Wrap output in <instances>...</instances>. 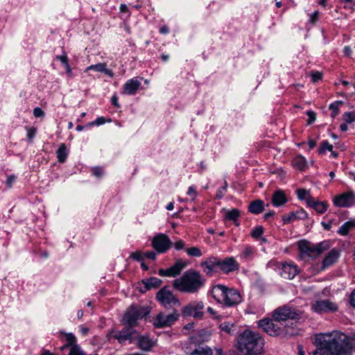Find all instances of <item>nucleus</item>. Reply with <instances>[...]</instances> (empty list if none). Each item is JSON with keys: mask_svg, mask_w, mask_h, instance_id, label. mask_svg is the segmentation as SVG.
I'll return each instance as SVG.
<instances>
[{"mask_svg": "<svg viewBox=\"0 0 355 355\" xmlns=\"http://www.w3.org/2000/svg\"><path fill=\"white\" fill-rule=\"evenodd\" d=\"M302 314V311L294 307L284 306L274 311L272 319L261 320L258 325L272 336H292L297 334L296 324Z\"/></svg>", "mask_w": 355, "mask_h": 355, "instance_id": "f257e3e1", "label": "nucleus"}, {"mask_svg": "<svg viewBox=\"0 0 355 355\" xmlns=\"http://www.w3.org/2000/svg\"><path fill=\"white\" fill-rule=\"evenodd\" d=\"M317 349L313 355H348L350 348L347 336L335 331L329 334H320L315 338Z\"/></svg>", "mask_w": 355, "mask_h": 355, "instance_id": "f03ea898", "label": "nucleus"}, {"mask_svg": "<svg viewBox=\"0 0 355 355\" xmlns=\"http://www.w3.org/2000/svg\"><path fill=\"white\" fill-rule=\"evenodd\" d=\"M205 279L200 272L189 269L173 282L174 288L182 293H196L204 286Z\"/></svg>", "mask_w": 355, "mask_h": 355, "instance_id": "7ed1b4c3", "label": "nucleus"}, {"mask_svg": "<svg viewBox=\"0 0 355 355\" xmlns=\"http://www.w3.org/2000/svg\"><path fill=\"white\" fill-rule=\"evenodd\" d=\"M264 340L257 333L245 330L239 335L237 348L246 355H260L263 353Z\"/></svg>", "mask_w": 355, "mask_h": 355, "instance_id": "20e7f679", "label": "nucleus"}, {"mask_svg": "<svg viewBox=\"0 0 355 355\" xmlns=\"http://www.w3.org/2000/svg\"><path fill=\"white\" fill-rule=\"evenodd\" d=\"M213 297L219 303L227 306H233L241 302V296L238 291L218 284L211 290Z\"/></svg>", "mask_w": 355, "mask_h": 355, "instance_id": "39448f33", "label": "nucleus"}, {"mask_svg": "<svg viewBox=\"0 0 355 355\" xmlns=\"http://www.w3.org/2000/svg\"><path fill=\"white\" fill-rule=\"evenodd\" d=\"M150 313L148 307L132 304L124 313L121 322L132 329L138 324V321Z\"/></svg>", "mask_w": 355, "mask_h": 355, "instance_id": "423d86ee", "label": "nucleus"}, {"mask_svg": "<svg viewBox=\"0 0 355 355\" xmlns=\"http://www.w3.org/2000/svg\"><path fill=\"white\" fill-rule=\"evenodd\" d=\"M298 248L302 259H304L305 257L315 258L324 251L329 249L330 243L329 241H324L318 244H314L308 241L302 240L298 243Z\"/></svg>", "mask_w": 355, "mask_h": 355, "instance_id": "0eeeda50", "label": "nucleus"}, {"mask_svg": "<svg viewBox=\"0 0 355 355\" xmlns=\"http://www.w3.org/2000/svg\"><path fill=\"white\" fill-rule=\"evenodd\" d=\"M157 299L166 309L180 306V302L178 298L166 288H163L157 293Z\"/></svg>", "mask_w": 355, "mask_h": 355, "instance_id": "6e6552de", "label": "nucleus"}, {"mask_svg": "<svg viewBox=\"0 0 355 355\" xmlns=\"http://www.w3.org/2000/svg\"><path fill=\"white\" fill-rule=\"evenodd\" d=\"M180 314L176 310H174L170 313L160 312L155 318L153 320V325L156 328L171 327L178 320Z\"/></svg>", "mask_w": 355, "mask_h": 355, "instance_id": "1a4fd4ad", "label": "nucleus"}, {"mask_svg": "<svg viewBox=\"0 0 355 355\" xmlns=\"http://www.w3.org/2000/svg\"><path fill=\"white\" fill-rule=\"evenodd\" d=\"M171 241L164 234H158L152 240V246L158 253H165L171 248Z\"/></svg>", "mask_w": 355, "mask_h": 355, "instance_id": "9d476101", "label": "nucleus"}, {"mask_svg": "<svg viewBox=\"0 0 355 355\" xmlns=\"http://www.w3.org/2000/svg\"><path fill=\"white\" fill-rule=\"evenodd\" d=\"M191 345L185 348V352L188 355H213L212 350L207 345H201L197 343V338L192 336L190 338Z\"/></svg>", "mask_w": 355, "mask_h": 355, "instance_id": "9b49d317", "label": "nucleus"}, {"mask_svg": "<svg viewBox=\"0 0 355 355\" xmlns=\"http://www.w3.org/2000/svg\"><path fill=\"white\" fill-rule=\"evenodd\" d=\"M204 304L202 302H193L182 308V315L184 317L201 318L203 315Z\"/></svg>", "mask_w": 355, "mask_h": 355, "instance_id": "f8f14e48", "label": "nucleus"}, {"mask_svg": "<svg viewBox=\"0 0 355 355\" xmlns=\"http://www.w3.org/2000/svg\"><path fill=\"white\" fill-rule=\"evenodd\" d=\"M113 337L121 344L124 343L127 340H129L130 343H132L136 341L137 338V331L134 329L124 325V327L122 329V330L116 332L113 335Z\"/></svg>", "mask_w": 355, "mask_h": 355, "instance_id": "ddd939ff", "label": "nucleus"}, {"mask_svg": "<svg viewBox=\"0 0 355 355\" xmlns=\"http://www.w3.org/2000/svg\"><path fill=\"white\" fill-rule=\"evenodd\" d=\"M311 309L316 313H322L329 311H335L338 309V306L334 302L329 300H316L313 302L311 304Z\"/></svg>", "mask_w": 355, "mask_h": 355, "instance_id": "4468645a", "label": "nucleus"}, {"mask_svg": "<svg viewBox=\"0 0 355 355\" xmlns=\"http://www.w3.org/2000/svg\"><path fill=\"white\" fill-rule=\"evenodd\" d=\"M187 263L178 260L174 265L166 269L159 270L158 274L162 277H175L178 276L182 270L186 268Z\"/></svg>", "mask_w": 355, "mask_h": 355, "instance_id": "2eb2a0df", "label": "nucleus"}, {"mask_svg": "<svg viewBox=\"0 0 355 355\" xmlns=\"http://www.w3.org/2000/svg\"><path fill=\"white\" fill-rule=\"evenodd\" d=\"M354 202V195L352 193H344L337 196L334 199L336 206L340 207H350Z\"/></svg>", "mask_w": 355, "mask_h": 355, "instance_id": "dca6fc26", "label": "nucleus"}, {"mask_svg": "<svg viewBox=\"0 0 355 355\" xmlns=\"http://www.w3.org/2000/svg\"><path fill=\"white\" fill-rule=\"evenodd\" d=\"M218 268L225 273H229L239 268V263L234 257H228L223 260L218 259Z\"/></svg>", "mask_w": 355, "mask_h": 355, "instance_id": "f3484780", "label": "nucleus"}, {"mask_svg": "<svg viewBox=\"0 0 355 355\" xmlns=\"http://www.w3.org/2000/svg\"><path fill=\"white\" fill-rule=\"evenodd\" d=\"M299 273L297 265L293 263H285L282 264L281 275L284 279H292Z\"/></svg>", "mask_w": 355, "mask_h": 355, "instance_id": "a211bd4d", "label": "nucleus"}, {"mask_svg": "<svg viewBox=\"0 0 355 355\" xmlns=\"http://www.w3.org/2000/svg\"><path fill=\"white\" fill-rule=\"evenodd\" d=\"M306 205L314 209L318 214L324 213L328 208V203L326 201L317 200L312 196H309L306 200Z\"/></svg>", "mask_w": 355, "mask_h": 355, "instance_id": "6ab92c4d", "label": "nucleus"}, {"mask_svg": "<svg viewBox=\"0 0 355 355\" xmlns=\"http://www.w3.org/2000/svg\"><path fill=\"white\" fill-rule=\"evenodd\" d=\"M141 87V82L136 78L128 80L123 87L122 93L127 95H135L139 87Z\"/></svg>", "mask_w": 355, "mask_h": 355, "instance_id": "aec40b11", "label": "nucleus"}, {"mask_svg": "<svg viewBox=\"0 0 355 355\" xmlns=\"http://www.w3.org/2000/svg\"><path fill=\"white\" fill-rule=\"evenodd\" d=\"M201 266L203 271L207 275L211 276L215 272V268L218 267V259L214 257H209L201 263Z\"/></svg>", "mask_w": 355, "mask_h": 355, "instance_id": "412c9836", "label": "nucleus"}, {"mask_svg": "<svg viewBox=\"0 0 355 355\" xmlns=\"http://www.w3.org/2000/svg\"><path fill=\"white\" fill-rule=\"evenodd\" d=\"M136 340L138 347L144 351H150L154 345L153 340L148 336H140L138 332Z\"/></svg>", "mask_w": 355, "mask_h": 355, "instance_id": "4be33fe9", "label": "nucleus"}, {"mask_svg": "<svg viewBox=\"0 0 355 355\" xmlns=\"http://www.w3.org/2000/svg\"><path fill=\"white\" fill-rule=\"evenodd\" d=\"M339 257V251L337 249H332L324 257L322 262V268H327L336 262Z\"/></svg>", "mask_w": 355, "mask_h": 355, "instance_id": "5701e85b", "label": "nucleus"}, {"mask_svg": "<svg viewBox=\"0 0 355 355\" xmlns=\"http://www.w3.org/2000/svg\"><path fill=\"white\" fill-rule=\"evenodd\" d=\"M105 63H98L96 64L90 65L86 69V71L94 70L98 72H103L108 76L112 78L114 76V73L112 70L106 68Z\"/></svg>", "mask_w": 355, "mask_h": 355, "instance_id": "b1692460", "label": "nucleus"}, {"mask_svg": "<svg viewBox=\"0 0 355 355\" xmlns=\"http://www.w3.org/2000/svg\"><path fill=\"white\" fill-rule=\"evenodd\" d=\"M287 199L282 191H277L272 195V203L275 207H279L286 203Z\"/></svg>", "mask_w": 355, "mask_h": 355, "instance_id": "393cba45", "label": "nucleus"}, {"mask_svg": "<svg viewBox=\"0 0 355 355\" xmlns=\"http://www.w3.org/2000/svg\"><path fill=\"white\" fill-rule=\"evenodd\" d=\"M264 209V204L261 200L251 202L248 206V211L254 214H259Z\"/></svg>", "mask_w": 355, "mask_h": 355, "instance_id": "a878e982", "label": "nucleus"}, {"mask_svg": "<svg viewBox=\"0 0 355 355\" xmlns=\"http://www.w3.org/2000/svg\"><path fill=\"white\" fill-rule=\"evenodd\" d=\"M143 284L145 286V289L141 288L142 293L146 292L153 288H158L162 284V280L157 277H150V279L143 280Z\"/></svg>", "mask_w": 355, "mask_h": 355, "instance_id": "bb28decb", "label": "nucleus"}, {"mask_svg": "<svg viewBox=\"0 0 355 355\" xmlns=\"http://www.w3.org/2000/svg\"><path fill=\"white\" fill-rule=\"evenodd\" d=\"M292 165L301 171H304L306 167V160L302 155H297L292 160Z\"/></svg>", "mask_w": 355, "mask_h": 355, "instance_id": "cd10ccee", "label": "nucleus"}, {"mask_svg": "<svg viewBox=\"0 0 355 355\" xmlns=\"http://www.w3.org/2000/svg\"><path fill=\"white\" fill-rule=\"evenodd\" d=\"M58 160L60 163H64L67 157L68 153L65 144H61L57 152Z\"/></svg>", "mask_w": 355, "mask_h": 355, "instance_id": "c85d7f7f", "label": "nucleus"}, {"mask_svg": "<svg viewBox=\"0 0 355 355\" xmlns=\"http://www.w3.org/2000/svg\"><path fill=\"white\" fill-rule=\"evenodd\" d=\"M343 101H336L334 103L330 104L329 108L331 110V117L334 119L338 114L340 111V107L343 105Z\"/></svg>", "mask_w": 355, "mask_h": 355, "instance_id": "c756f323", "label": "nucleus"}, {"mask_svg": "<svg viewBox=\"0 0 355 355\" xmlns=\"http://www.w3.org/2000/svg\"><path fill=\"white\" fill-rule=\"evenodd\" d=\"M240 216V211L237 209L228 210L225 214V219L235 222Z\"/></svg>", "mask_w": 355, "mask_h": 355, "instance_id": "7c9ffc66", "label": "nucleus"}, {"mask_svg": "<svg viewBox=\"0 0 355 355\" xmlns=\"http://www.w3.org/2000/svg\"><path fill=\"white\" fill-rule=\"evenodd\" d=\"M219 328L221 331L230 334H232V332L234 330V325L233 323L229 322H224L220 324Z\"/></svg>", "mask_w": 355, "mask_h": 355, "instance_id": "2f4dec72", "label": "nucleus"}, {"mask_svg": "<svg viewBox=\"0 0 355 355\" xmlns=\"http://www.w3.org/2000/svg\"><path fill=\"white\" fill-rule=\"evenodd\" d=\"M254 253V248L247 245L243 249L241 257V258H243L244 259H249L252 258Z\"/></svg>", "mask_w": 355, "mask_h": 355, "instance_id": "473e14b6", "label": "nucleus"}, {"mask_svg": "<svg viewBox=\"0 0 355 355\" xmlns=\"http://www.w3.org/2000/svg\"><path fill=\"white\" fill-rule=\"evenodd\" d=\"M185 251L190 257H200L202 254L200 249L198 247L187 248Z\"/></svg>", "mask_w": 355, "mask_h": 355, "instance_id": "72a5a7b5", "label": "nucleus"}, {"mask_svg": "<svg viewBox=\"0 0 355 355\" xmlns=\"http://www.w3.org/2000/svg\"><path fill=\"white\" fill-rule=\"evenodd\" d=\"M343 120L346 123L350 124L355 121V112H347L342 116Z\"/></svg>", "mask_w": 355, "mask_h": 355, "instance_id": "f704fd0d", "label": "nucleus"}, {"mask_svg": "<svg viewBox=\"0 0 355 355\" xmlns=\"http://www.w3.org/2000/svg\"><path fill=\"white\" fill-rule=\"evenodd\" d=\"M333 146L329 144V143L327 141H323L321 144L320 147L318 149V153L320 154H324L326 150L332 151Z\"/></svg>", "mask_w": 355, "mask_h": 355, "instance_id": "c9c22d12", "label": "nucleus"}, {"mask_svg": "<svg viewBox=\"0 0 355 355\" xmlns=\"http://www.w3.org/2000/svg\"><path fill=\"white\" fill-rule=\"evenodd\" d=\"M297 195L300 200H306V201L307 200L309 196H311L309 193V191L305 189H297Z\"/></svg>", "mask_w": 355, "mask_h": 355, "instance_id": "e433bc0d", "label": "nucleus"}, {"mask_svg": "<svg viewBox=\"0 0 355 355\" xmlns=\"http://www.w3.org/2000/svg\"><path fill=\"white\" fill-rule=\"evenodd\" d=\"M65 336H66L67 344V345H70V348L73 345H78L76 343V336L73 334H71V333L66 334Z\"/></svg>", "mask_w": 355, "mask_h": 355, "instance_id": "4c0bfd02", "label": "nucleus"}, {"mask_svg": "<svg viewBox=\"0 0 355 355\" xmlns=\"http://www.w3.org/2000/svg\"><path fill=\"white\" fill-rule=\"evenodd\" d=\"M263 233V229L261 226L256 227L251 232V235L254 239H259Z\"/></svg>", "mask_w": 355, "mask_h": 355, "instance_id": "58836bf2", "label": "nucleus"}, {"mask_svg": "<svg viewBox=\"0 0 355 355\" xmlns=\"http://www.w3.org/2000/svg\"><path fill=\"white\" fill-rule=\"evenodd\" d=\"M227 183L225 181L224 186L220 187V189H218V190L216 192V198H217L221 199L224 196L225 193L227 191Z\"/></svg>", "mask_w": 355, "mask_h": 355, "instance_id": "ea45409f", "label": "nucleus"}, {"mask_svg": "<svg viewBox=\"0 0 355 355\" xmlns=\"http://www.w3.org/2000/svg\"><path fill=\"white\" fill-rule=\"evenodd\" d=\"M295 213L297 219L304 220L308 218L307 213L303 209L296 211Z\"/></svg>", "mask_w": 355, "mask_h": 355, "instance_id": "a19ab883", "label": "nucleus"}, {"mask_svg": "<svg viewBox=\"0 0 355 355\" xmlns=\"http://www.w3.org/2000/svg\"><path fill=\"white\" fill-rule=\"evenodd\" d=\"M306 114L309 117L308 119V121H307V123L309 125L311 124L313 122L315 121V119H316V114L315 112L313 111H311V110H309L307 111L306 112Z\"/></svg>", "mask_w": 355, "mask_h": 355, "instance_id": "79ce46f5", "label": "nucleus"}, {"mask_svg": "<svg viewBox=\"0 0 355 355\" xmlns=\"http://www.w3.org/2000/svg\"><path fill=\"white\" fill-rule=\"evenodd\" d=\"M295 218H296L295 213L291 212L287 216H284L282 218V220H284V223H288Z\"/></svg>", "mask_w": 355, "mask_h": 355, "instance_id": "37998d69", "label": "nucleus"}, {"mask_svg": "<svg viewBox=\"0 0 355 355\" xmlns=\"http://www.w3.org/2000/svg\"><path fill=\"white\" fill-rule=\"evenodd\" d=\"M322 77V73L320 71H313L311 73V79H312V82H313V83H316L319 80H321Z\"/></svg>", "mask_w": 355, "mask_h": 355, "instance_id": "c03bdc74", "label": "nucleus"}, {"mask_svg": "<svg viewBox=\"0 0 355 355\" xmlns=\"http://www.w3.org/2000/svg\"><path fill=\"white\" fill-rule=\"evenodd\" d=\"M187 194L191 197V200H194L197 196V192L196 191V187L194 186H191L189 187Z\"/></svg>", "mask_w": 355, "mask_h": 355, "instance_id": "a18cd8bd", "label": "nucleus"}, {"mask_svg": "<svg viewBox=\"0 0 355 355\" xmlns=\"http://www.w3.org/2000/svg\"><path fill=\"white\" fill-rule=\"evenodd\" d=\"M144 254L140 252H135L131 254L130 257L136 261H142L144 259Z\"/></svg>", "mask_w": 355, "mask_h": 355, "instance_id": "49530a36", "label": "nucleus"}, {"mask_svg": "<svg viewBox=\"0 0 355 355\" xmlns=\"http://www.w3.org/2000/svg\"><path fill=\"white\" fill-rule=\"evenodd\" d=\"M349 228L348 226L346 225L345 223H344L338 230V233L341 235H347L349 231Z\"/></svg>", "mask_w": 355, "mask_h": 355, "instance_id": "de8ad7c7", "label": "nucleus"}, {"mask_svg": "<svg viewBox=\"0 0 355 355\" xmlns=\"http://www.w3.org/2000/svg\"><path fill=\"white\" fill-rule=\"evenodd\" d=\"M33 115L36 118L43 117L44 116V111L41 108L35 107L33 110Z\"/></svg>", "mask_w": 355, "mask_h": 355, "instance_id": "09e8293b", "label": "nucleus"}, {"mask_svg": "<svg viewBox=\"0 0 355 355\" xmlns=\"http://www.w3.org/2000/svg\"><path fill=\"white\" fill-rule=\"evenodd\" d=\"M16 177L15 175H10L8 177L6 180V185L8 188H11L12 183L15 181Z\"/></svg>", "mask_w": 355, "mask_h": 355, "instance_id": "8fccbe9b", "label": "nucleus"}, {"mask_svg": "<svg viewBox=\"0 0 355 355\" xmlns=\"http://www.w3.org/2000/svg\"><path fill=\"white\" fill-rule=\"evenodd\" d=\"M184 245L185 243L182 240H179L174 243V247L178 250L183 249Z\"/></svg>", "mask_w": 355, "mask_h": 355, "instance_id": "3c124183", "label": "nucleus"}, {"mask_svg": "<svg viewBox=\"0 0 355 355\" xmlns=\"http://www.w3.org/2000/svg\"><path fill=\"white\" fill-rule=\"evenodd\" d=\"M93 174L96 177H101L103 175V170L100 167H95L92 169Z\"/></svg>", "mask_w": 355, "mask_h": 355, "instance_id": "603ef678", "label": "nucleus"}, {"mask_svg": "<svg viewBox=\"0 0 355 355\" xmlns=\"http://www.w3.org/2000/svg\"><path fill=\"white\" fill-rule=\"evenodd\" d=\"M56 59L59 60L61 62H62L64 65L68 64V58L65 53L61 55H57Z\"/></svg>", "mask_w": 355, "mask_h": 355, "instance_id": "864d4df0", "label": "nucleus"}, {"mask_svg": "<svg viewBox=\"0 0 355 355\" xmlns=\"http://www.w3.org/2000/svg\"><path fill=\"white\" fill-rule=\"evenodd\" d=\"M35 135V129L33 128H28L27 138L29 140H32Z\"/></svg>", "mask_w": 355, "mask_h": 355, "instance_id": "5fc2aeb1", "label": "nucleus"}, {"mask_svg": "<svg viewBox=\"0 0 355 355\" xmlns=\"http://www.w3.org/2000/svg\"><path fill=\"white\" fill-rule=\"evenodd\" d=\"M148 259L155 260L156 259V253L155 252H148L144 254Z\"/></svg>", "mask_w": 355, "mask_h": 355, "instance_id": "6e6d98bb", "label": "nucleus"}, {"mask_svg": "<svg viewBox=\"0 0 355 355\" xmlns=\"http://www.w3.org/2000/svg\"><path fill=\"white\" fill-rule=\"evenodd\" d=\"M105 120L104 117L101 116V117H98L96 119V121L92 123V124H96L97 125H102V124L105 123Z\"/></svg>", "mask_w": 355, "mask_h": 355, "instance_id": "4d7b16f0", "label": "nucleus"}, {"mask_svg": "<svg viewBox=\"0 0 355 355\" xmlns=\"http://www.w3.org/2000/svg\"><path fill=\"white\" fill-rule=\"evenodd\" d=\"M350 304L355 308V289L352 291L349 298Z\"/></svg>", "mask_w": 355, "mask_h": 355, "instance_id": "13d9d810", "label": "nucleus"}, {"mask_svg": "<svg viewBox=\"0 0 355 355\" xmlns=\"http://www.w3.org/2000/svg\"><path fill=\"white\" fill-rule=\"evenodd\" d=\"M111 103L116 107H120V105H119V104L118 103V98L115 95L112 96V97L111 98Z\"/></svg>", "mask_w": 355, "mask_h": 355, "instance_id": "bf43d9fd", "label": "nucleus"}, {"mask_svg": "<svg viewBox=\"0 0 355 355\" xmlns=\"http://www.w3.org/2000/svg\"><path fill=\"white\" fill-rule=\"evenodd\" d=\"M347 226L349 227V229L355 227V218L353 219H350L349 220L345 223Z\"/></svg>", "mask_w": 355, "mask_h": 355, "instance_id": "052dcab7", "label": "nucleus"}, {"mask_svg": "<svg viewBox=\"0 0 355 355\" xmlns=\"http://www.w3.org/2000/svg\"><path fill=\"white\" fill-rule=\"evenodd\" d=\"M347 226L349 227V229L355 227V218L353 219H350L349 220L345 223Z\"/></svg>", "mask_w": 355, "mask_h": 355, "instance_id": "680f3d73", "label": "nucleus"}, {"mask_svg": "<svg viewBox=\"0 0 355 355\" xmlns=\"http://www.w3.org/2000/svg\"><path fill=\"white\" fill-rule=\"evenodd\" d=\"M309 149H313L316 146V141L313 139H309L308 141Z\"/></svg>", "mask_w": 355, "mask_h": 355, "instance_id": "e2e57ef3", "label": "nucleus"}, {"mask_svg": "<svg viewBox=\"0 0 355 355\" xmlns=\"http://www.w3.org/2000/svg\"><path fill=\"white\" fill-rule=\"evenodd\" d=\"M344 53L347 56H350L352 53V49L349 46H345L344 48Z\"/></svg>", "mask_w": 355, "mask_h": 355, "instance_id": "0e129e2a", "label": "nucleus"}, {"mask_svg": "<svg viewBox=\"0 0 355 355\" xmlns=\"http://www.w3.org/2000/svg\"><path fill=\"white\" fill-rule=\"evenodd\" d=\"M347 124L348 123H346V122H345L340 125V129L342 132H345L348 130Z\"/></svg>", "mask_w": 355, "mask_h": 355, "instance_id": "69168bd1", "label": "nucleus"}, {"mask_svg": "<svg viewBox=\"0 0 355 355\" xmlns=\"http://www.w3.org/2000/svg\"><path fill=\"white\" fill-rule=\"evenodd\" d=\"M159 32L162 34H166L169 32V29L167 26H164L160 28Z\"/></svg>", "mask_w": 355, "mask_h": 355, "instance_id": "338daca9", "label": "nucleus"}, {"mask_svg": "<svg viewBox=\"0 0 355 355\" xmlns=\"http://www.w3.org/2000/svg\"><path fill=\"white\" fill-rule=\"evenodd\" d=\"M274 215H275V212L274 211H269L268 213H266L264 214L263 217H264L265 219H268L269 218L272 217Z\"/></svg>", "mask_w": 355, "mask_h": 355, "instance_id": "774afa93", "label": "nucleus"}]
</instances>
